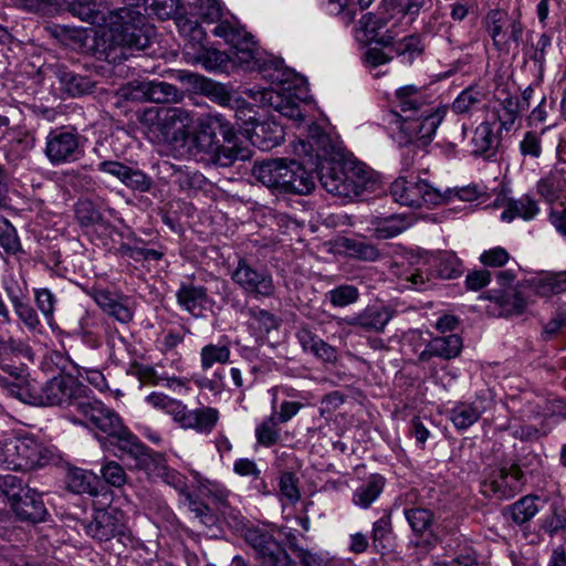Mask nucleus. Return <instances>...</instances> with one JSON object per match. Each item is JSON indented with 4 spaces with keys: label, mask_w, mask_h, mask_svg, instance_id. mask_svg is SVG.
I'll list each match as a JSON object with an SVG mask.
<instances>
[{
    "label": "nucleus",
    "mask_w": 566,
    "mask_h": 566,
    "mask_svg": "<svg viewBox=\"0 0 566 566\" xmlns=\"http://www.w3.org/2000/svg\"><path fill=\"white\" fill-rule=\"evenodd\" d=\"M72 15L92 25L105 28L103 33L106 60L120 63L129 52L145 50L156 35L155 28L132 8L111 10L105 2L73 1L69 6Z\"/></svg>",
    "instance_id": "obj_1"
},
{
    "label": "nucleus",
    "mask_w": 566,
    "mask_h": 566,
    "mask_svg": "<svg viewBox=\"0 0 566 566\" xmlns=\"http://www.w3.org/2000/svg\"><path fill=\"white\" fill-rule=\"evenodd\" d=\"M397 107L390 114V132L400 146L416 143L427 146L434 136L446 112L429 105L422 88L406 85L396 92Z\"/></svg>",
    "instance_id": "obj_2"
},
{
    "label": "nucleus",
    "mask_w": 566,
    "mask_h": 566,
    "mask_svg": "<svg viewBox=\"0 0 566 566\" xmlns=\"http://www.w3.org/2000/svg\"><path fill=\"white\" fill-rule=\"evenodd\" d=\"M329 148L328 136L318 132L317 128H315V134H312L307 140L298 139L297 144L294 145L297 156L308 157L310 161L313 158L317 160V176L326 191L334 196L350 199L353 187L347 174L349 161L329 160L327 158Z\"/></svg>",
    "instance_id": "obj_3"
},
{
    "label": "nucleus",
    "mask_w": 566,
    "mask_h": 566,
    "mask_svg": "<svg viewBox=\"0 0 566 566\" xmlns=\"http://www.w3.org/2000/svg\"><path fill=\"white\" fill-rule=\"evenodd\" d=\"M76 411L81 418L73 419L74 422L82 423L91 430H98L107 437L116 438L120 449L124 447L125 440H130L134 437L123 424L119 416L99 400L85 397L76 403Z\"/></svg>",
    "instance_id": "obj_4"
},
{
    "label": "nucleus",
    "mask_w": 566,
    "mask_h": 566,
    "mask_svg": "<svg viewBox=\"0 0 566 566\" xmlns=\"http://www.w3.org/2000/svg\"><path fill=\"white\" fill-rule=\"evenodd\" d=\"M140 120L157 138L166 140L184 139L193 124L191 113L182 107H151L144 112Z\"/></svg>",
    "instance_id": "obj_5"
},
{
    "label": "nucleus",
    "mask_w": 566,
    "mask_h": 566,
    "mask_svg": "<svg viewBox=\"0 0 566 566\" xmlns=\"http://www.w3.org/2000/svg\"><path fill=\"white\" fill-rule=\"evenodd\" d=\"M43 154L53 167L73 164L84 155V138L74 127H56L45 136Z\"/></svg>",
    "instance_id": "obj_6"
},
{
    "label": "nucleus",
    "mask_w": 566,
    "mask_h": 566,
    "mask_svg": "<svg viewBox=\"0 0 566 566\" xmlns=\"http://www.w3.org/2000/svg\"><path fill=\"white\" fill-rule=\"evenodd\" d=\"M483 25L499 53L509 54L520 46L524 27L518 14H510L503 10H491L485 15Z\"/></svg>",
    "instance_id": "obj_7"
},
{
    "label": "nucleus",
    "mask_w": 566,
    "mask_h": 566,
    "mask_svg": "<svg viewBox=\"0 0 566 566\" xmlns=\"http://www.w3.org/2000/svg\"><path fill=\"white\" fill-rule=\"evenodd\" d=\"M231 280L249 296L260 300L275 294L271 272L262 265H253L247 259H239L231 272Z\"/></svg>",
    "instance_id": "obj_8"
},
{
    "label": "nucleus",
    "mask_w": 566,
    "mask_h": 566,
    "mask_svg": "<svg viewBox=\"0 0 566 566\" xmlns=\"http://www.w3.org/2000/svg\"><path fill=\"white\" fill-rule=\"evenodd\" d=\"M390 195L399 205L411 208L437 206L442 201V196L421 179L400 177L391 184Z\"/></svg>",
    "instance_id": "obj_9"
},
{
    "label": "nucleus",
    "mask_w": 566,
    "mask_h": 566,
    "mask_svg": "<svg viewBox=\"0 0 566 566\" xmlns=\"http://www.w3.org/2000/svg\"><path fill=\"white\" fill-rule=\"evenodd\" d=\"M245 542L255 551L262 566H295L273 534L264 527L252 526L244 531Z\"/></svg>",
    "instance_id": "obj_10"
},
{
    "label": "nucleus",
    "mask_w": 566,
    "mask_h": 566,
    "mask_svg": "<svg viewBox=\"0 0 566 566\" xmlns=\"http://www.w3.org/2000/svg\"><path fill=\"white\" fill-rule=\"evenodd\" d=\"M217 134H220L223 140L230 142L231 123L220 114L201 118L190 142L196 154H203L210 157L218 149L219 139Z\"/></svg>",
    "instance_id": "obj_11"
},
{
    "label": "nucleus",
    "mask_w": 566,
    "mask_h": 566,
    "mask_svg": "<svg viewBox=\"0 0 566 566\" xmlns=\"http://www.w3.org/2000/svg\"><path fill=\"white\" fill-rule=\"evenodd\" d=\"M85 387L71 376H54L44 382L43 407L62 406L76 408L85 398Z\"/></svg>",
    "instance_id": "obj_12"
},
{
    "label": "nucleus",
    "mask_w": 566,
    "mask_h": 566,
    "mask_svg": "<svg viewBox=\"0 0 566 566\" xmlns=\"http://www.w3.org/2000/svg\"><path fill=\"white\" fill-rule=\"evenodd\" d=\"M86 533L98 541H109L113 537H125L127 527L124 514L117 509L98 511L86 525Z\"/></svg>",
    "instance_id": "obj_13"
},
{
    "label": "nucleus",
    "mask_w": 566,
    "mask_h": 566,
    "mask_svg": "<svg viewBox=\"0 0 566 566\" xmlns=\"http://www.w3.org/2000/svg\"><path fill=\"white\" fill-rule=\"evenodd\" d=\"M13 471H28L44 465L49 457L41 443L30 437L12 439Z\"/></svg>",
    "instance_id": "obj_14"
},
{
    "label": "nucleus",
    "mask_w": 566,
    "mask_h": 566,
    "mask_svg": "<svg viewBox=\"0 0 566 566\" xmlns=\"http://www.w3.org/2000/svg\"><path fill=\"white\" fill-rule=\"evenodd\" d=\"M315 187L314 177L303 164L295 160H284L280 192L307 195Z\"/></svg>",
    "instance_id": "obj_15"
},
{
    "label": "nucleus",
    "mask_w": 566,
    "mask_h": 566,
    "mask_svg": "<svg viewBox=\"0 0 566 566\" xmlns=\"http://www.w3.org/2000/svg\"><path fill=\"white\" fill-rule=\"evenodd\" d=\"M522 471L512 465L509 470L501 469L494 476L483 483V493L499 500L514 496L521 488Z\"/></svg>",
    "instance_id": "obj_16"
},
{
    "label": "nucleus",
    "mask_w": 566,
    "mask_h": 566,
    "mask_svg": "<svg viewBox=\"0 0 566 566\" xmlns=\"http://www.w3.org/2000/svg\"><path fill=\"white\" fill-rule=\"evenodd\" d=\"M269 76L279 85L275 92L277 99L301 104L310 98L305 80L294 75L293 72L275 70V73Z\"/></svg>",
    "instance_id": "obj_17"
},
{
    "label": "nucleus",
    "mask_w": 566,
    "mask_h": 566,
    "mask_svg": "<svg viewBox=\"0 0 566 566\" xmlns=\"http://www.w3.org/2000/svg\"><path fill=\"white\" fill-rule=\"evenodd\" d=\"M95 303L109 316L126 324L134 317V310L128 296L107 290H93L91 293Z\"/></svg>",
    "instance_id": "obj_18"
},
{
    "label": "nucleus",
    "mask_w": 566,
    "mask_h": 566,
    "mask_svg": "<svg viewBox=\"0 0 566 566\" xmlns=\"http://www.w3.org/2000/svg\"><path fill=\"white\" fill-rule=\"evenodd\" d=\"M122 450L136 461L137 469L144 470L149 476L159 478L167 467L161 454L150 452L136 437L125 440Z\"/></svg>",
    "instance_id": "obj_19"
},
{
    "label": "nucleus",
    "mask_w": 566,
    "mask_h": 566,
    "mask_svg": "<svg viewBox=\"0 0 566 566\" xmlns=\"http://www.w3.org/2000/svg\"><path fill=\"white\" fill-rule=\"evenodd\" d=\"M394 314L395 311L388 306H367L357 315L346 318V324L367 333H382Z\"/></svg>",
    "instance_id": "obj_20"
},
{
    "label": "nucleus",
    "mask_w": 566,
    "mask_h": 566,
    "mask_svg": "<svg viewBox=\"0 0 566 566\" xmlns=\"http://www.w3.org/2000/svg\"><path fill=\"white\" fill-rule=\"evenodd\" d=\"M462 347V338L458 334L433 337L419 354L418 360L427 363L433 357L450 360L461 354Z\"/></svg>",
    "instance_id": "obj_21"
},
{
    "label": "nucleus",
    "mask_w": 566,
    "mask_h": 566,
    "mask_svg": "<svg viewBox=\"0 0 566 566\" xmlns=\"http://www.w3.org/2000/svg\"><path fill=\"white\" fill-rule=\"evenodd\" d=\"M212 33L223 38L227 43L231 44L240 53L243 54L239 60L249 62L254 59L255 42L253 36L245 31L232 27L229 22H221L214 27Z\"/></svg>",
    "instance_id": "obj_22"
},
{
    "label": "nucleus",
    "mask_w": 566,
    "mask_h": 566,
    "mask_svg": "<svg viewBox=\"0 0 566 566\" xmlns=\"http://www.w3.org/2000/svg\"><path fill=\"white\" fill-rule=\"evenodd\" d=\"M11 507L21 520L32 523L43 521L46 514L41 495L29 488L11 503Z\"/></svg>",
    "instance_id": "obj_23"
},
{
    "label": "nucleus",
    "mask_w": 566,
    "mask_h": 566,
    "mask_svg": "<svg viewBox=\"0 0 566 566\" xmlns=\"http://www.w3.org/2000/svg\"><path fill=\"white\" fill-rule=\"evenodd\" d=\"M296 337L305 352L313 354L323 363H336L337 349L315 335L308 327H301Z\"/></svg>",
    "instance_id": "obj_24"
},
{
    "label": "nucleus",
    "mask_w": 566,
    "mask_h": 566,
    "mask_svg": "<svg viewBox=\"0 0 566 566\" xmlns=\"http://www.w3.org/2000/svg\"><path fill=\"white\" fill-rule=\"evenodd\" d=\"M348 176L350 179V199L360 196L363 192L376 191L379 187L377 174L361 163H348Z\"/></svg>",
    "instance_id": "obj_25"
},
{
    "label": "nucleus",
    "mask_w": 566,
    "mask_h": 566,
    "mask_svg": "<svg viewBox=\"0 0 566 566\" xmlns=\"http://www.w3.org/2000/svg\"><path fill=\"white\" fill-rule=\"evenodd\" d=\"M229 140L230 142L223 140L222 145L218 143V149H216V151L210 156V160L214 165L220 167H230L237 160H244L249 158V150L239 145V138L232 125Z\"/></svg>",
    "instance_id": "obj_26"
},
{
    "label": "nucleus",
    "mask_w": 566,
    "mask_h": 566,
    "mask_svg": "<svg viewBox=\"0 0 566 566\" xmlns=\"http://www.w3.org/2000/svg\"><path fill=\"white\" fill-rule=\"evenodd\" d=\"M177 301L191 315L200 317L208 304L207 290L203 286L184 284L177 292Z\"/></svg>",
    "instance_id": "obj_27"
},
{
    "label": "nucleus",
    "mask_w": 566,
    "mask_h": 566,
    "mask_svg": "<svg viewBox=\"0 0 566 566\" xmlns=\"http://www.w3.org/2000/svg\"><path fill=\"white\" fill-rule=\"evenodd\" d=\"M44 382H40L29 376L15 377V382L11 387V396L20 401L43 407Z\"/></svg>",
    "instance_id": "obj_28"
},
{
    "label": "nucleus",
    "mask_w": 566,
    "mask_h": 566,
    "mask_svg": "<svg viewBox=\"0 0 566 566\" xmlns=\"http://www.w3.org/2000/svg\"><path fill=\"white\" fill-rule=\"evenodd\" d=\"M537 193L548 203H566V178L559 172H551L536 185Z\"/></svg>",
    "instance_id": "obj_29"
},
{
    "label": "nucleus",
    "mask_w": 566,
    "mask_h": 566,
    "mask_svg": "<svg viewBox=\"0 0 566 566\" xmlns=\"http://www.w3.org/2000/svg\"><path fill=\"white\" fill-rule=\"evenodd\" d=\"M283 158L268 159L255 163L252 168V176L265 187L280 191Z\"/></svg>",
    "instance_id": "obj_30"
},
{
    "label": "nucleus",
    "mask_w": 566,
    "mask_h": 566,
    "mask_svg": "<svg viewBox=\"0 0 566 566\" xmlns=\"http://www.w3.org/2000/svg\"><path fill=\"white\" fill-rule=\"evenodd\" d=\"M55 75L61 90L72 97L88 94L93 88V82L87 76L76 74L65 66H57Z\"/></svg>",
    "instance_id": "obj_31"
},
{
    "label": "nucleus",
    "mask_w": 566,
    "mask_h": 566,
    "mask_svg": "<svg viewBox=\"0 0 566 566\" xmlns=\"http://www.w3.org/2000/svg\"><path fill=\"white\" fill-rule=\"evenodd\" d=\"M219 421V410L203 407L188 410L182 428L192 429L200 433H210Z\"/></svg>",
    "instance_id": "obj_32"
},
{
    "label": "nucleus",
    "mask_w": 566,
    "mask_h": 566,
    "mask_svg": "<svg viewBox=\"0 0 566 566\" xmlns=\"http://www.w3.org/2000/svg\"><path fill=\"white\" fill-rule=\"evenodd\" d=\"M491 293L489 298L499 305L502 315H521L527 306L525 297L516 290L492 291Z\"/></svg>",
    "instance_id": "obj_33"
},
{
    "label": "nucleus",
    "mask_w": 566,
    "mask_h": 566,
    "mask_svg": "<svg viewBox=\"0 0 566 566\" xmlns=\"http://www.w3.org/2000/svg\"><path fill=\"white\" fill-rule=\"evenodd\" d=\"M176 24L179 32L187 39L185 43V56L188 60V51H200L207 44L206 32L202 27L197 22L185 17H177Z\"/></svg>",
    "instance_id": "obj_34"
},
{
    "label": "nucleus",
    "mask_w": 566,
    "mask_h": 566,
    "mask_svg": "<svg viewBox=\"0 0 566 566\" xmlns=\"http://www.w3.org/2000/svg\"><path fill=\"white\" fill-rule=\"evenodd\" d=\"M539 212L537 202L528 195H524L518 199H512L507 203V208L502 212L503 221H512L514 218L524 220L534 219Z\"/></svg>",
    "instance_id": "obj_35"
},
{
    "label": "nucleus",
    "mask_w": 566,
    "mask_h": 566,
    "mask_svg": "<svg viewBox=\"0 0 566 566\" xmlns=\"http://www.w3.org/2000/svg\"><path fill=\"white\" fill-rule=\"evenodd\" d=\"M231 109L234 111L237 120L241 123L247 133H252V136L259 138L265 132V124L258 123L256 111L243 97L239 96L238 103H234Z\"/></svg>",
    "instance_id": "obj_36"
},
{
    "label": "nucleus",
    "mask_w": 566,
    "mask_h": 566,
    "mask_svg": "<svg viewBox=\"0 0 566 566\" xmlns=\"http://www.w3.org/2000/svg\"><path fill=\"white\" fill-rule=\"evenodd\" d=\"M69 489L77 494H90L96 496L99 493V480L96 474L82 469L70 472L67 478Z\"/></svg>",
    "instance_id": "obj_37"
},
{
    "label": "nucleus",
    "mask_w": 566,
    "mask_h": 566,
    "mask_svg": "<svg viewBox=\"0 0 566 566\" xmlns=\"http://www.w3.org/2000/svg\"><path fill=\"white\" fill-rule=\"evenodd\" d=\"M373 224L374 233L378 239H389L408 229L410 222L402 214H391L387 218H377Z\"/></svg>",
    "instance_id": "obj_38"
},
{
    "label": "nucleus",
    "mask_w": 566,
    "mask_h": 566,
    "mask_svg": "<svg viewBox=\"0 0 566 566\" xmlns=\"http://www.w3.org/2000/svg\"><path fill=\"white\" fill-rule=\"evenodd\" d=\"M231 349L228 342L207 344L200 350V366L202 370H209L213 365H224L230 361Z\"/></svg>",
    "instance_id": "obj_39"
},
{
    "label": "nucleus",
    "mask_w": 566,
    "mask_h": 566,
    "mask_svg": "<svg viewBox=\"0 0 566 566\" xmlns=\"http://www.w3.org/2000/svg\"><path fill=\"white\" fill-rule=\"evenodd\" d=\"M188 77L193 78L195 82L200 81V88L219 105L231 108L234 103H238V97L240 95L229 92L223 85L213 83L195 74H189Z\"/></svg>",
    "instance_id": "obj_40"
},
{
    "label": "nucleus",
    "mask_w": 566,
    "mask_h": 566,
    "mask_svg": "<svg viewBox=\"0 0 566 566\" xmlns=\"http://www.w3.org/2000/svg\"><path fill=\"white\" fill-rule=\"evenodd\" d=\"M238 311L249 318L248 323L251 328H254L259 333H269L271 329L276 327V321L273 314L270 312L259 308L249 307L244 308L235 304Z\"/></svg>",
    "instance_id": "obj_41"
},
{
    "label": "nucleus",
    "mask_w": 566,
    "mask_h": 566,
    "mask_svg": "<svg viewBox=\"0 0 566 566\" xmlns=\"http://www.w3.org/2000/svg\"><path fill=\"white\" fill-rule=\"evenodd\" d=\"M532 287L535 294L548 297L553 294H559L566 291V271L548 274L532 281Z\"/></svg>",
    "instance_id": "obj_42"
},
{
    "label": "nucleus",
    "mask_w": 566,
    "mask_h": 566,
    "mask_svg": "<svg viewBox=\"0 0 566 566\" xmlns=\"http://www.w3.org/2000/svg\"><path fill=\"white\" fill-rule=\"evenodd\" d=\"M482 415L476 406L472 403L461 402L450 411V420L459 430H465L475 423Z\"/></svg>",
    "instance_id": "obj_43"
},
{
    "label": "nucleus",
    "mask_w": 566,
    "mask_h": 566,
    "mask_svg": "<svg viewBox=\"0 0 566 566\" xmlns=\"http://www.w3.org/2000/svg\"><path fill=\"white\" fill-rule=\"evenodd\" d=\"M384 485L382 476L371 475L365 484L356 490L354 494L355 504L364 509L368 507L379 496Z\"/></svg>",
    "instance_id": "obj_44"
},
{
    "label": "nucleus",
    "mask_w": 566,
    "mask_h": 566,
    "mask_svg": "<svg viewBox=\"0 0 566 566\" xmlns=\"http://www.w3.org/2000/svg\"><path fill=\"white\" fill-rule=\"evenodd\" d=\"M392 273L403 283L402 286L407 289H421L428 276L423 273V271L410 264L396 263L392 266Z\"/></svg>",
    "instance_id": "obj_45"
},
{
    "label": "nucleus",
    "mask_w": 566,
    "mask_h": 566,
    "mask_svg": "<svg viewBox=\"0 0 566 566\" xmlns=\"http://www.w3.org/2000/svg\"><path fill=\"white\" fill-rule=\"evenodd\" d=\"M276 419V412L264 419L255 428V438L259 444L270 448L276 444L281 439V432Z\"/></svg>",
    "instance_id": "obj_46"
},
{
    "label": "nucleus",
    "mask_w": 566,
    "mask_h": 566,
    "mask_svg": "<svg viewBox=\"0 0 566 566\" xmlns=\"http://www.w3.org/2000/svg\"><path fill=\"white\" fill-rule=\"evenodd\" d=\"M522 109L521 99L517 97L507 96L504 98L496 111L497 119L501 128L509 132L513 128L516 119L518 118L520 111Z\"/></svg>",
    "instance_id": "obj_47"
},
{
    "label": "nucleus",
    "mask_w": 566,
    "mask_h": 566,
    "mask_svg": "<svg viewBox=\"0 0 566 566\" xmlns=\"http://www.w3.org/2000/svg\"><path fill=\"white\" fill-rule=\"evenodd\" d=\"M188 62L201 64L207 70H216L226 61L222 52L206 45L200 51H188Z\"/></svg>",
    "instance_id": "obj_48"
},
{
    "label": "nucleus",
    "mask_w": 566,
    "mask_h": 566,
    "mask_svg": "<svg viewBox=\"0 0 566 566\" xmlns=\"http://www.w3.org/2000/svg\"><path fill=\"white\" fill-rule=\"evenodd\" d=\"M0 247L8 255H17L23 251L15 228L2 216H0Z\"/></svg>",
    "instance_id": "obj_49"
},
{
    "label": "nucleus",
    "mask_w": 566,
    "mask_h": 566,
    "mask_svg": "<svg viewBox=\"0 0 566 566\" xmlns=\"http://www.w3.org/2000/svg\"><path fill=\"white\" fill-rule=\"evenodd\" d=\"M147 99L154 103H167L178 96L176 86L166 82L151 81L145 84L144 88Z\"/></svg>",
    "instance_id": "obj_50"
},
{
    "label": "nucleus",
    "mask_w": 566,
    "mask_h": 566,
    "mask_svg": "<svg viewBox=\"0 0 566 566\" xmlns=\"http://www.w3.org/2000/svg\"><path fill=\"white\" fill-rule=\"evenodd\" d=\"M343 247L350 256L363 261H375L379 258L378 249L361 239L346 238L343 241Z\"/></svg>",
    "instance_id": "obj_51"
},
{
    "label": "nucleus",
    "mask_w": 566,
    "mask_h": 566,
    "mask_svg": "<svg viewBox=\"0 0 566 566\" xmlns=\"http://www.w3.org/2000/svg\"><path fill=\"white\" fill-rule=\"evenodd\" d=\"M484 93L474 86L463 90L452 103L457 114H464L476 108L484 99Z\"/></svg>",
    "instance_id": "obj_52"
},
{
    "label": "nucleus",
    "mask_w": 566,
    "mask_h": 566,
    "mask_svg": "<svg viewBox=\"0 0 566 566\" xmlns=\"http://www.w3.org/2000/svg\"><path fill=\"white\" fill-rule=\"evenodd\" d=\"M536 496H524L511 505V517L516 524L531 521L539 511Z\"/></svg>",
    "instance_id": "obj_53"
},
{
    "label": "nucleus",
    "mask_w": 566,
    "mask_h": 566,
    "mask_svg": "<svg viewBox=\"0 0 566 566\" xmlns=\"http://www.w3.org/2000/svg\"><path fill=\"white\" fill-rule=\"evenodd\" d=\"M472 143L474 145V151L483 154L497 144V138L493 132L490 123H481L474 130Z\"/></svg>",
    "instance_id": "obj_54"
},
{
    "label": "nucleus",
    "mask_w": 566,
    "mask_h": 566,
    "mask_svg": "<svg viewBox=\"0 0 566 566\" xmlns=\"http://www.w3.org/2000/svg\"><path fill=\"white\" fill-rule=\"evenodd\" d=\"M405 516L417 535H422L432 524L433 514L422 507H413L409 510H405Z\"/></svg>",
    "instance_id": "obj_55"
},
{
    "label": "nucleus",
    "mask_w": 566,
    "mask_h": 566,
    "mask_svg": "<svg viewBox=\"0 0 566 566\" xmlns=\"http://www.w3.org/2000/svg\"><path fill=\"white\" fill-rule=\"evenodd\" d=\"M326 297L335 307H345L357 302L359 291L354 285L343 284L331 290Z\"/></svg>",
    "instance_id": "obj_56"
},
{
    "label": "nucleus",
    "mask_w": 566,
    "mask_h": 566,
    "mask_svg": "<svg viewBox=\"0 0 566 566\" xmlns=\"http://www.w3.org/2000/svg\"><path fill=\"white\" fill-rule=\"evenodd\" d=\"M34 302L43 317L50 323L53 319L56 297L49 289H35Z\"/></svg>",
    "instance_id": "obj_57"
},
{
    "label": "nucleus",
    "mask_w": 566,
    "mask_h": 566,
    "mask_svg": "<svg viewBox=\"0 0 566 566\" xmlns=\"http://www.w3.org/2000/svg\"><path fill=\"white\" fill-rule=\"evenodd\" d=\"M15 315L24 325V327L34 332L41 327V321L36 311L29 304L28 300L12 306Z\"/></svg>",
    "instance_id": "obj_58"
},
{
    "label": "nucleus",
    "mask_w": 566,
    "mask_h": 566,
    "mask_svg": "<svg viewBox=\"0 0 566 566\" xmlns=\"http://www.w3.org/2000/svg\"><path fill=\"white\" fill-rule=\"evenodd\" d=\"M394 51L398 55L407 57L408 62H412L416 56L422 53V46L419 36L408 35L394 44Z\"/></svg>",
    "instance_id": "obj_59"
},
{
    "label": "nucleus",
    "mask_w": 566,
    "mask_h": 566,
    "mask_svg": "<svg viewBox=\"0 0 566 566\" xmlns=\"http://www.w3.org/2000/svg\"><path fill=\"white\" fill-rule=\"evenodd\" d=\"M75 214L78 222L84 227L98 223L102 220V213L90 200L78 201L75 207Z\"/></svg>",
    "instance_id": "obj_60"
},
{
    "label": "nucleus",
    "mask_w": 566,
    "mask_h": 566,
    "mask_svg": "<svg viewBox=\"0 0 566 566\" xmlns=\"http://www.w3.org/2000/svg\"><path fill=\"white\" fill-rule=\"evenodd\" d=\"M17 8L29 12L50 15L56 11L55 0H10Z\"/></svg>",
    "instance_id": "obj_61"
},
{
    "label": "nucleus",
    "mask_w": 566,
    "mask_h": 566,
    "mask_svg": "<svg viewBox=\"0 0 566 566\" xmlns=\"http://www.w3.org/2000/svg\"><path fill=\"white\" fill-rule=\"evenodd\" d=\"M385 24L386 22L381 18H378L373 13L363 15V18L359 20V25L364 38L358 36V39L364 42L374 41L378 34V31L384 28Z\"/></svg>",
    "instance_id": "obj_62"
},
{
    "label": "nucleus",
    "mask_w": 566,
    "mask_h": 566,
    "mask_svg": "<svg viewBox=\"0 0 566 566\" xmlns=\"http://www.w3.org/2000/svg\"><path fill=\"white\" fill-rule=\"evenodd\" d=\"M542 528L551 536L566 533V511L555 507L552 514L543 520Z\"/></svg>",
    "instance_id": "obj_63"
},
{
    "label": "nucleus",
    "mask_w": 566,
    "mask_h": 566,
    "mask_svg": "<svg viewBox=\"0 0 566 566\" xmlns=\"http://www.w3.org/2000/svg\"><path fill=\"white\" fill-rule=\"evenodd\" d=\"M101 473L104 480L113 486L119 488L126 483L125 470L115 461L106 462L102 467Z\"/></svg>",
    "instance_id": "obj_64"
}]
</instances>
